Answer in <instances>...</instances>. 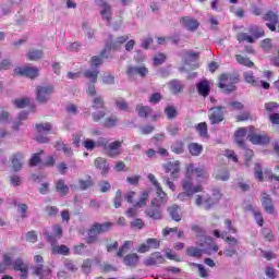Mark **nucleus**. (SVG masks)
Masks as SVG:
<instances>
[{
  "label": "nucleus",
  "instance_id": "obj_1",
  "mask_svg": "<svg viewBox=\"0 0 279 279\" xmlns=\"http://www.w3.org/2000/svg\"><path fill=\"white\" fill-rule=\"evenodd\" d=\"M128 40H130V36L128 35L117 37V39H114L112 35H110L108 40L106 41L105 49L100 51V57L94 56L90 58V61H89L90 66H95V69H99V66H101V64L104 63V59L108 58L106 53H108V51H119V49H121V46L125 45Z\"/></svg>",
  "mask_w": 279,
  "mask_h": 279
},
{
  "label": "nucleus",
  "instance_id": "obj_2",
  "mask_svg": "<svg viewBox=\"0 0 279 279\" xmlns=\"http://www.w3.org/2000/svg\"><path fill=\"white\" fill-rule=\"evenodd\" d=\"M112 228H114V222L111 221L94 222L87 230V238L85 240L87 245L99 243V235L110 232Z\"/></svg>",
  "mask_w": 279,
  "mask_h": 279
},
{
  "label": "nucleus",
  "instance_id": "obj_3",
  "mask_svg": "<svg viewBox=\"0 0 279 279\" xmlns=\"http://www.w3.org/2000/svg\"><path fill=\"white\" fill-rule=\"evenodd\" d=\"M35 265L31 266L32 276L38 279H51L53 276V269L49 266H45V257L43 255H35L33 257Z\"/></svg>",
  "mask_w": 279,
  "mask_h": 279
},
{
  "label": "nucleus",
  "instance_id": "obj_4",
  "mask_svg": "<svg viewBox=\"0 0 279 279\" xmlns=\"http://www.w3.org/2000/svg\"><path fill=\"white\" fill-rule=\"evenodd\" d=\"M235 84H239V74H221L217 86L222 90V93L230 95V93H234L236 90Z\"/></svg>",
  "mask_w": 279,
  "mask_h": 279
},
{
  "label": "nucleus",
  "instance_id": "obj_5",
  "mask_svg": "<svg viewBox=\"0 0 279 279\" xmlns=\"http://www.w3.org/2000/svg\"><path fill=\"white\" fill-rule=\"evenodd\" d=\"M98 146L104 148L106 156L109 158H117V156L123 154L121 149V147H123V140L108 143V140L101 138L100 142H98Z\"/></svg>",
  "mask_w": 279,
  "mask_h": 279
},
{
  "label": "nucleus",
  "instance_id": "obj_6",
  "mask_svg": "<svg viewBox=\"0 0 279 279\" xmlns=\"http://www.w3.org/2000/svg\"><path fill=\"white\" fill-rule=\"evenodd\" d=\"M247 138L252 145H269V143H271L269 135L259 134L258 130L253 125L248 126Z\"/></svg>",
  "mask_w": 279,
  "mask_h": 279
},
{
  "label": "nucleus",
  "instance_id": "obj_7",
  "mask_svg": "<svg viewBox=\"0 0 279 279\" xmlns=\"http://www.w3.org/2000/svg\"><path fill=\"white\" fill-rule=\"evenodd\" d=\"M35 130H36V136H35V141L37 143H41V144H47L49 143V134L51 133V130H53V126L51 125V123L46 122V123H38L37 125H35Z\"/></svg>",
  "mask_w": 279,
  "mask_h": 279
},
{
  "label": "nucleus",
  "instance_id": "obj_8",
  "mask_svg": "<svg viewBox=\"0 0 279 279\" xmlns=\"http://www.w3.org/2000/svg\"><path fill=\"white\" fill-rule=\"evenodd\" d=\"M209 123L211 125H219L226 119V108L221 106L213 107L208 113Z\"/></svg>",
  "mask_w": 279,
  "mask_h": 279
},
{
  "label": "nucleus",
  "instance_id": "obj_9",
  "mask_svg": "<svg viewBox=\"0 0 279 279\" xmlns=\"http://www.w3.org/2000/svg\"><path fill=\"white\" fill-rule=\"evenodd\" d=\"M219 199H221V194H217L216 198H213L210 196H202V195H196L195 197V205L196 206H203L205 210H210L213 206L216 204H219Z\"/></svg>",
  "mask_w": 279,
  "mask_h": 279
},
{
  "label": "nucleus",
  "instance_id": "obj_10",
  "mask_svg": "<svg viewBox=\"0 0 279 279\" xmlns=\"http://www.w3.org/2000/svg\"><path fill=\"white\" fill-rule=\"evenodd\" d=\"M44 236L47 238V241L52 245V254H61L62 256H69L71 251L69 250V246L61 244L58 245V240H56V236L45 232Z\"/></svg>",
  "mask_w": 279,
  "mask_h": 279
},
{
  "label": "nucleus",
  "instance_id": "obj_11",
  "mask_svg": "<svg viewBox=\"0 0 279 279\" xmlns=\"http://www.w3.org/2000/svg\"><path fill=\"white\" fill-rule=\"evenodd\" d=\"M181 186L183 191H187L189 193H193L194 195L195 193H202V191H204V187L202 185H193V175L189 174L187 170H185V177L181 181Z\"/></svg>",
  "mask_w": 279,
  "mask_h": 279
},
{
  "label": "nucleus",
  "instance_id": "obj_12",
  "mask_svg": "<svg viewBox=\"0 0 279 279\" xmlns=\"http://www.w3.org/2000/svg\"><path fill=\"white\" fill-rule=\"evenodd\" d=\"M53 94V85L37 86L36 87V100L39 104H47L49 97Z\"/></svg>",
  "mask_w": 279,
  "mask_h": 279
},
{
  "label": "nucleus",
  "instance_id": "obj_13",
  "mask_svg": "<svg viewBox=\"0 0 279 279\" xmlns=\"http://www.w3.org/2000/svg\"><path fill=\"white\" fill-rule=\"evenodd\" d=\"M262 19L266 22V27H268L270 32H276V29L279 32V15L276 12L268 11Z\"/></svg>",
  "mask_w": 279,
  "mask_h": 279
},
{
  "label": "nucleus",
  "instance_id": "obj_14",
  "mask_svg": "<svg viewBox=\"0 0 279 279\" xmlns=\"http://www.w3.org/2000/svg\"><path fill=\"white\" fill-rule=\"evenodd\" d=\"M126 75L130 80H134L136 75H140V77H147V75H149V69H147L145 65H129L126 68Z\"/></svg>",
  "mask_w": 279,
  "mask_h": 279
},
{
  "label": "nucleus",
  "instance_id": "obj_15",
  "mask_svg": "<svg viewBox=\"0 0 279 279\" xmlns=\"http://www.w3.org/2000/svg\"><path fill=\"white\" fill-rule=\"evenodd\" d=\"M98 8H101L100 10V16L104 19V21H107V23L110 24V21H112V7L108 3L106 0H95Z\"/></svg>",
  "mask_w": 279,
  "mask_h": 279
},
{
  "label": "nucleus",
  "instance_id": "obj_16",
  "mask_svg": "<svg viewBox=\"0 0 279 279\" xmlns=\"http://www.w3.org/2000/svg\"><path fill=\"white\" fill-rule=\"evenodd\" d=\"M187 175H193V173H196V178L199 180H206L210 178L208 174V171H206V168L204 166L202 167H195V163H189L186 166Z\"/></svg>",
  "mask_w": 279,
  "mask_h": 279
},
{
  "label": "nucleus",
  "instance_id": "obj_17",
  "mask_svg": "<svg viewBox=\"0 0 279 279\" xmlns=\"http://www.w3.org/2000/svg\"><path fill=\"white\" fill-rule=\"evenodd\" d=\"M14 75H20L22 77H29L31 80H34L38 77V69L28 65L16 68L14 69Z\"/></svg>",
  "mask_w": 279,
  "mask_h": 279
},
{
  "label": "nucleus",
  "instance_id": "obj_18",
  "mask_svg": "<svg viewBox=\"0 0 279 279\" xmlns=\"http://www.w3.org/2000/svg\"><path fill=\"white\" fill-rule=\"evenodd\" d=\"M161 205L154 204V201L150 202V207L145 210L146 217L155 221H160L162 219V210H160Z\"/></svg>",
  "mask_w": 279,
  "mask_h": 279
},
{
  "label": "nucleus",
  "instance_id": "obj_19",
  "mask_svg": "<svg viewBox=\"0 0 279 279\" xmlns=\"http://www.w3.org/2000/svg\"><path fill=\"white\" fill-rule=\"evenodd\" d=\"M163 169L166 171V173H170V177L172 180H178L179 178V173L181 171L180 169V161L175 160V161H168L165 166Z\"/></svg>",
  "mask_w": 279,
  "mask_h": 279
},
{
  "label": "nucleus",
  "instance_id": "obj_20",
  "mask_svg": "<svg viewBox=\"0 0 279 279\" xmlns=\"http://www.w3.org/2000/svg\"><path fill=\"white\" fill-rule=\"evenodd\" d=\"M180 23L184 29H187V32H197V28L199 27V22L189 16L181 17Z\"/></svg>",
  "mask_w": 279,
  "mask_h": 279
},
{
  "label": "nucleus",
  "instance_id": "obj_21",
  "mask_svg": "<svg viewBox=\"0 0 279 279\" xmlns=\"http://www.w3.org/2000/svg\"><path fill=\"white\" fill-rule=\"evenodd\" d=\"M262 206L268 215H274L276 213V207H274V201L267 192L262 193Z\"/></svg>",
  "mask_w": 279,
  "mask_h": 279
},
{
  "label": "nucleus",
  "instance_id": "obj_22",
  "mask_svg": "<svg viewBox=\"0 0 279 279\" xmlns=\"http://www.w3.org/2000/svg\"><path fill=\"white\" fill-rule=\"evenodd\" d=\"M165 263V256H162L160 252L151 253V255L145 260L146 267H154L156 265H162Z\"/></svg>",
  "mask_w": 279,
  "mask_h": 279
},
{
  "label": "nucleus",
  "instance_id": "obj_23",
  "mask_svg": "<svg viewBox=\"0 0 279 279\" xmlns=\"http://www.w3.org/2000/svg\"><path fill=\"white\" fill-rule=\"evenodd\" d=\"M25 158V155L21 151L15 153L11 156V165H12V169L15 172L21 171V169H23V159Z\"/></svg>",
  "mask_w": 279,
  "mask_h": 279
},
{
  "label": "nucleus",
  "instance_id": "obj_24",
  "mask_svg": "<svg viewBox=\"0 0 279 279\" xmlns=\"http://www.w3.org/2000/svg\"><path fill=\"white\" fill-rule=\"evenodd\" d=\"M156 195L157 197L153 199V205L155 204L157 206H163V204H167L169 196L167 195V192L162 190V185L156 187Z\"/></svg>",
  "mask_w": 279,
  "mask_h": 279
},
{
  "label": "nucleus",
  "instance_id": "obj_25",
  "mask_svg": "<svg viewBox=\"0 0 279 279\" xmlns=\"http://www.w3.org/2000/svg\"><path fill=\"white\" fill-rule=\"evenodd\" d=\"M94 167L100 171L101 175H108V171H110L108 159L104 157H97L94 161Z\"/></svg>",
  "mask_w": 279,
  "mask_h": 279
},
{
  "label": "nucleus",
  "instance_id": "obj_26",
  "mask_svg": "<svg viewBox=\"0 0 279 279\" xmlns=\"http://www.w3.org/2000/svg\"><path fill=\"white\" fill-rule=\"evenodd\" d=\"M245 136H247V129L245 128H239L234 133V141L242 149H245Z\"/></svg>",
  "mask_w": 279,
  "mask_h": 279
},
{
  "label": "nucleus",
  "instance_id": "obj_27",
  "mask_svg": "<svg viewBox=\"0 0 279 279\" xmlns=\"http://www.w3.org/2000/svg\"><path fill=\"white\" fill-rule=\"evenodd\" d=\"M201 246L204 250V254H207V256H210L213 252H219V246L217 245V242L213 240L211 238L206 239L205 246L204 244H201Z\"/></svg>",
  "mask_w": 279,
  "mask_h": 279
},
{
  "label": "nucleus",
  "instance_id": "obj_28",
  "mask_svg": "<svg viewBox=\"0 0 279 279\" xmlns=\"http://www.w3.org/2000/svg\"><path fill=\"white\" fill-rule=\"evenodd\" d=\"M196 90L201 97H208L210 95V84L207 80L196 83Z\"/></svg>",
  "mask_w": 279,
  "mask_h": 279
},
{
  "label": "nucleus",
  "instance_id": "obj_29",
  "mask_svg": "<svg viewBox=\"0 0 279 279\" xmlns=\"http://www.w3.org/2000/svg\"><path fill=\"white\" fill-rule=\"evenodd\" d=\"M54 189L57 193H59L60 197H66V195H69V185H66L64 179L56 181Z\"/></svg>",
  "mask_w": 279,
  "mask_h": 279
},
{
  "label": "nucleus",
  "instance_id": "obj_30",
  "mask_svg": "<svg viewBox=\"0 0 279 279\" xmlns=\"http://www.w3.org/2000/svg\"><path fill=\"white\" fill-rule=\"evenodd\" d=\"M169 216L173 221H182V209L178 205H172L167 208Z\"/></svg>",
  "mask_w": 279,
  "mask_h": 279
},
{
  "label": "nucleus",
  "instance_id": "obj_31",
  "mask_svg": "<svg viewBox=\"0 0 279 279\" xmlns=\"http://www.w3.org/2000/svg\"><path fill=\"white\" fill-rule=\"evenodd\" d=\"M140 256L136 253L128 254L123 257V263L126 267H136L138 265Z\"/></svg>",
  "mask_w": 279,
  "mask_h": 279
},
{
  "label": "nucleus",
  "instance_id": "obj_32",
  "mask_svg": "<svg viewBox=\"0 0 279 279\" xmlns=\"http://www.w3.org/2000/svg\"><path fill=\"white\" fill-rule=\"evenodd\" d=\"M43 56H45L43 50L32 49L27 52L26 58L31 62H38V60H43Z\"/></svg>",
  "mask_w": 279,
  "mask_h": 279
},
{
  "label": "nucleus",
  "instance_id": "obj_33",
  "mask_svg": "<svg viewBox=\"0 0 279 279\" xmlns=\"http://www.w3.org/2000/svg\"><path fill=\"white\" fill-rule=\"evenodd\" d=\"M78 186L81 191H86L88 189H92V186H95V181H93V177L90 174H87L84 179L78 180Z\"/></svg>",
  "mask_w": 279,
  "mask_h": 279
},
{
  "label": "nucleus",
  "instance_id": "obj_34",
  "mask_svg": "<svg viewBox=\"0 0 279 279\" xmlns=\"http://www.w3.org/2000/svg\"><path fill=\"white\" fill-rule=\"evenodd\" d=\"M93 110H104L106 109V100H104L102 96H96L92 100Z\"/></svg>",
  "mask_w": 279,
  "mask_h": 279
},
{
  "label": "nucleus",
  "instance_id": "obj_35",
  "mask_svg": "<svg viewBox=\"0 0 279 279\" xmlns=\"http://www.w3.org/2000/svg\"><path fill=\"white\" fill-rule=\"evenodd\" d=\"M247 210H251L253 213L257 226H259V228H263V226H265V218H263V214L260 213V210L254 211L253 205H250L247 207Z\"/></svg>",
  "mask_w": 279,
  "mask_h": 279
},
{
  "label": "nucleus",
  "instance_id": "obj_36",
  "mask_svg": "<svg viewBox=\"0 0 279 279\" xmlns=\"http://www.w3.org/2000/svg\"><path fill=\"white\" fill-rule=\"evenodd\" d=\"M248 33L253 36V38H263V37H265V29H263L258 25H251L248 27Z\"/></svg>",
  "mask_w": 279,
  "mask_h": 279
},
{
  "label": "nucleus",
  "instance_id": "obj_37",
  "mask_svg": "<svg viewBox=\"0 0 279 279\" xmlns=\"http://www.w3.org/2000/svg\"><path fill=\"white\" fill-rule=\"evenodd\" d=\"M169 88L173 95H178L184 90V85L178 80H173L169 83Z\"/></svg>",
  "mask_w": 279,
  "mask_h": 279
},
{
  "label": "nucleus",
  "instance_id": "obj_38",
  "mask_svg": "<svg viewBox=\"0 0 279 279\" xmlns=\"http://www.w3.org/2000/svg\"><path fill=\"white\" fill-rule=\"evenodd\" d=\"M45 154V150H40L39 153H35L31 156L28 160L29 167H38L43 162L41 155Z\"/></svg>",
  "mask_w": 279,
  "mask_h": 279
},
{
  "label": "nucleus",
  "instance_id": "obj_39",
  "mask_svg": "<svg viewBox=\"0 0 279 279\" xmlns=\"http://www.w3.org/2000/svg\"><path fill=\"white\" fill-rule=\"evenodd\" d=\"M187 149L191 156H199L202 151H204V146H202V144L198 143H191L189 144Z\"/></svg>",
  "mask_w": 279,
  "mask_h": 279
},
{
  "label": "nucleus",
  "instance_id": "obj_40",
  "mask_svg": "<svg viewBox=\"0 0 279 279\" xmlns=\"http://www.w3.org/2000/svg\"><path fill=\"white\" fill-rule=\"evenodd\" d=\"M135 110L142 119H147L151 114V107L149 106L137 105Z\"/></svg>",
  "mask_w": 279,
  "mask_h": 279
},
{
  "label": "nucleus",
  "instance_id": "obj_41",
  "mask_svg": "<svg viewBox=\"0 0 279 279\" xmlns=\"http://www.w3.org/2000/svg\"><path fill=\"white\" fill-rule=\"evenodd\" d=\"M204 254V248H198L195 246H190L186 248V255L191 256L192 258H202Z\"/></svg>",
  "mask_w": 279,
  "mask_h": 279
},
{
  "label": "nucleus",
  "instance_id": "obj_42",
  "mask_svg": "<svg viewBox=\"0 0 279 279\" xmlns=\"http://www.w3.org/2000/svg\"><path fill=\"white\" fill-rule=\"evenodd\" d=\"M84 77L89 80L92 84H97V78L99 77V70H86L84 72Z\"/></svg>",
  "mask_w": 279,
  "mask_h": 279
},
{
  "label": "nucleus",
  "instance_id": "obj_43",
  "mask_svg": "<svg viewBox=\"0 0 279 279\" xmlns=\"http://www.w3.org/2000/svg\"><path fill=\"white\" fill-rule=\"evenodd\" d=\"M264 110L267 114H276L279 112V104L276 101L266 102Z\"/></svg>",
  "mask_w": 279,
  "mask_h": 279
},
{
  "label": "nucleus",
  "instance_id": "obj_44",
  "mask_svg": "<svg viewBox=\"0 0 279 279\" xmlns=\"http://www.w3.org/2000/svg\"><path fill=\"white\" fill-rule=\"evenodd\" d=\"M117 123H119V118L117 116H110L105 118L102 125L107 129L117 128Z\"/></svg>",
  "mask_w": 279,
  "mask_h": 279
},
{
  "label": "nucleus",
  "instance_id": "obj_45",
  "mask_svg": "<svg viewBox=\"0 0 279 279\" xmlns=\"http://www.w3.org/2000/svg\"><path fill=\"white\" fill-rule=\"evenodd\" d=\"M244 81L246 84H251V86H255L256 88L260 86V83H258V81H256V76H254V72H245Z\"/></svg>",
  "mask_w": 279,
  "mask_h": 279
},
{
  "label": "nucleus",
  "instance_id": "obj_46",
  "mask_svg": "<svg viewBox=\"0 0 279 279\" xmlns=\"http://www.w3.org/2000/svg\"><path fill=\"white\" fill-rule=\"evenodd\" d=\"M29 118V112L22 111L19 114L17 121L13 123V130H20L21 125H23V121H27Z\"/></svg>",
  "mask_w": 279,
  "mask_h": 279
},
{
  "label": "nucleus",
  "instance_id": "obj_47",
  "mask_svg": "<svg viewBox=\"0 0 279 279\" xmlns=\"http://www.w3.org/2000/svg\"><path fill=\"white\" fill-rule=\"evenodd\" d=\"M215 178L221 180V182H228V180H230V172L228 169H218L215 173Z\"/></svg>",
  "mask_w": 279,
  "mask_h": 279
},
{
  "label": "nucleus",
  "instance_id": "obj_48",
  "mask_svg": "<svg viewBox=\"0 0 279 279\" xmlns=\"http://www.w3.org/2000/svg\"><path fill=\"white\" fill-rule=\"evenodd\" d=\"M236 123H243L245 121H254L252 113L250 111H243L235 116Z\"/></svg>",
  "mask_w": 279,
  "mask_h": 279
},
{
  "label": "nucleus",
  "instance_id": "obj_49",
  "mask_svg": "<svg viewBox=\"0 0 279 279\" xmlns=\"http://www.w3.org/2000/svg\"><path fill=\"white\" fill-rule=\"evenodd\" d=\"M163 112H165L167 119H169V121H172V119H175V117H178V108L174 106L166 107Z\"/></svg>",
  "mask_w": 279,
  "mask_h": 279
},
{
  "label": "nucleus",
  "instance_id": "obj_50",
  "mask_svg": "<svg viewBox=\"0 0 279 279\" xmlns=\"http://www.w3.org/2000/svg\"><path fill=\"white\" fill-rule=\"evenodd\" d=\"M196 132L203 138H208V124L206 122H201L196 125Z\"/></svg>",
  "mask_w": 279,
  "mask_h": 279
},
{
  "label": "nucleus",
  "instance_id": "obj_51",
  "mask_svg": "<svg viewBox=\"0 0 279 279\" xmlns=\"http://www.w3.org/2000/svg\"><path fill=\"white\" fill-rule=\"evenodd\" d=\"M235 60L236 62H239V64H242L243 66H247L248 69H252V66H254V62H252V60H250V58L247 57L236 54Z\"/></svg>",
  "mask_w": 279,
  "mask_h": 279
},
{
  "label": "nucleus",
  "instance_id": "obj_52",
  "mask_svg": "<svg viewBox=\"0 0 279 279\" xmlns=\"http://www.w3.org/2000/svg\"><path fill=\"white\" fill-rule=\"evenodd\" d=\"M130 247H132V241H125L117 252L118 258H123V254H128V252H130Z\"/></svg>",
  "mask_w": 279,
  "mask_h": 279
},
{
  "label": "nucleus",
  "instance_id": "obj_53",
  "mask_svg": "<svg viewBox=\"0 0 279 279\" xmlns=\"http://www.w3.org/2000/svg\"><path fill=\"white\" fill-rule=\"evenodd\" d=\"M148 198H149V192L147 190L143 191L138 202L135 204V207L143 208V206H147Z\"/></svg>",
  "mask_w": 279,
  "mask_h": 279
},
{
  "label": "nucleus",
  "instance_id": "obj_54",
  "mask_svg": "<svg viewBox=\"0 0 279 279\" xmlns=\"http://www.w3.org/2000/svg\"><path fill=\"white\" fill-rule=\"evenodd\" d=\"M170 149L173 154H184V142L177 141L174 144L171 145Z\"/></svg>",
  "mask_w": 279,
  "mask_h": 279
},
{
  "label": "nucleus",
  "instance_id": "obj_55",
  "mask_svg": "<svg viewBox=\"0 0 279 279\" xmlns=\"http://www.w3.org/2000/svg\"><path fill=\"white\" fill-rule=\"evenodd\" d=\"M262 236L265 239V241H268V243H271L276 236L274 235V231L269 228H263L262 229Z\"/></svg>",
  "mask_w": 279,
  "mask_h": 279
},
{
  "label": "nucleus",
  "instance_id": "obj_56",
  "mask_svg": "<svg viewBox=\"0 0 279 279\" xmlns=\"http://www.w3.org/2000/svg\"><path fill=\"white\" fill-rule=\"evenodd\" d=\"M185 56H186L185 64H191V62H195L199 60V52L186 51Z\"/></svg>",
  "mask_w": 279,
  "mask_h": 279
},
{
  "label": "nucleus",
  "instance_id": "obj_57",
  "mask_svg": "<svg viewBox=\"0 0 279 279\" xmlns=\"http://www.w3.org/2000/svg\"><path fill=\"white\" fill-rule=\"evenodd\" d=\"M166 61H167V56L162 52H158L153 58V62L155 66H160V64H165Z\"/></svg>",
  "mask_w": 279,
  "mask_h": 279
},
{
  "label": "nucleus",
  "instance_id": "obj_58",
  "mask_svg": "<svg viewBox=\"0 0 279 279\" xmlns=\"http://www.w3.org/2000/svg\"><path fill=\"white\" fill-rule=\"evenodd\" d=\"M27 267H29V265L25 264V262L21 257L16 258L13 263L14 271H21L22 269H25Z\"/></svg>",
  "mask_w": 279,
  "mask_h": 279
},
{
  "label": "nucleus",
  "instance_id": "obj_59",
  "mask_svg": "<svg viewBox=\"0 0 279 279\" xmlns=\"http://www.w3.org/2000/svg\"><path fill=\"white\" fill-rule=\"evenodd\" d=\"M15 108H19V109H23V108H27V106H29L31 104V100L29 98H20V99H15L13 101Z\"/></svg>",
  "mask_w": 279,
  "mask_h": 279
},
{
  "label": "nucleus",
  "instance_id": "obj_60",
  "mask_svg": "<svg viewBox=\"0 0 279 279\" xmlns=\"http://www.w3.org/2000/svg\"><path fill=\"white\" fill-rule=\"evenodd\" d=\"M166 258H168V260H174V263H182V257L170 248L166 251Z\"/></svg>",
  "mask_w": 279,
  "mask_h": 279
},
{
  "label": "nucleus",
  "instance_id": "obj_61",
  "mask_svg": "<svg viewBox=\"0 0 279 279\" xmlns=\"http://www.w3.org/2000/svg\"><path fill=\"white\" fill-rule=\"evenodd\" d=\"M255 178L258 180V182H263L265 180V177L263 174V166L260 163H255L254 167Z\"/></svg>",
  "mask_w": 279,
  "mask_h": 279
},
{
  "label": "nucleus",
  "instance_id": "obj_62",
  "mask_svg": "<svg viewBox=\"0 0 279 279\" xmlns=\"http://www.w3.org/2000/svg\"><path fill=\"white\" fill-rule=\"evenodd\" d=\"M116 106L122 112H126V110L130 108V105H128V101H125L123 98L116 99Z\"/></svg>",
  "mask_w": 279,
  "mask_h": 279
},
{
  "label": "nucleus",
  "instance_id": "obj_63",
  "mask_svg": "<svg viewBox=\"0 0 279 279\" xmlns=\"http://www.w3.org/2000/svg\"><path fill=\"white\" fill-rule=\"evenodd\" d=\"M236 40H239V43H254V37H252L251 35H247V33H240L236 36Z\"/></svg>",
  "mask_w": 279,
  "mask_h": 279
},
{
  "label": "nucleus",
  "instance_id": "obj_64",
  "mask_svg": "<svg viewBox=\"0 0 279 279\" xmlns=\"http://www.w3.org/2000/svg\"><path fill=\"white\" fill-rule=\"evenodd\" d=\"M122 202H123V193L121 192V190H118L113 198L114 208H121Z\"/></svg>",
  "mask_w": 279,
  "mask_h": 279
}]
</instances>
